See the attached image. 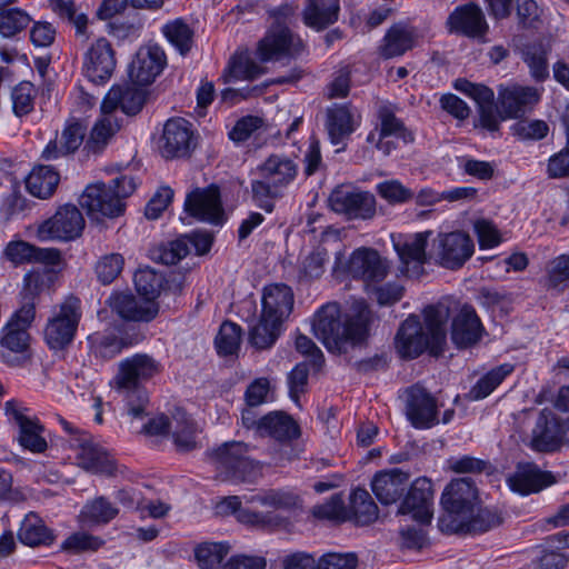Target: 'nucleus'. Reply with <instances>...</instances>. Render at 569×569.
Instances as JSON below:
<instances>
[{
    "instance_id": "0e129e2a",
    "label": "nucleus",
    "mask_w": 569,
    "mask_h": 569,
    "mask_svg": "<svg viewBox=\"0 0 569 569\" xmlns=\"http://www.w3.org/2000/svg\"><path fill=\"white\" fill-rule=\"evenodd\" d=\"M523 59L535 80L543 81L549 77L547 50L542 44H532L528 47Z\"/></svg>"
},
{
    "instance_id": "bf43d9fd",
    "label": "nucleus",
    "mask_w": 569,
    "mask_h": 569,
    "mask_svg": "<svg viewBox=\"0 0 569 569\" xmlns=\"http://www.w3.org/2000/svg\"><path fill=\"white\" fill-rule=\"evenodd\" d=\"M104 541L86 531H77L67 537L61 543V550L68 553H82L87 551H97L103 546Z\"/></svg>"
},
{
    "instance_id": "6e6d98bb",
    "label": "nucleus",
    "mask_w": 569,
    "mask_h": 569,
    "mask_svg": "<svg viewBox=\"0 0 569 569\" xmlns=\"http://www.w3.org/2000/svg\"><path fill=\"white\" fill-rule=\"evenodd\" d=\"M124 258L122 254L112 252L99 258L94 266L97 279L102 284H110L122 272Z\"/></svg>"
},
{
    "instance_id": "7ed1b4c3",
    "label": "nucleus",
    "mask_w": 569,
    "mask_h": 569,
    "mask_svg": "<svg viewBox=\"0 0 569 569\" xmlns=\"http://www.w3.org/2000/svg\"><path fill=\"white\" fill-rule=\"evenodd\" d=\"M161 370V363L147 353H136L119 362L113 387L124 398L128 415L133 419L143 418L149 403L142 382L152 379Z\"/></svg>"
},
{
    "instance_id": "e433bc0d",
    "label": "nucleus",
    "mask_w": 569,
    "mask_h": 569,
    "mask_svg": "<svg viewBox=\"0 0 569 569\" xmlns=\"http://www.w3.org/2000/svg\"><path fill=\"white\" fill-rule=\"evenodd\" d=\"M431 234V231H423L393 240V247L406 267L415 263L420 268L427 261L426 247Z\"/></svg>"
},
{
    "instance_id": "cd10ccee",
    "label": "nucleus",
    "mask_w": 569,
    "mask_h": 569,
    "mask_svg": "<svg viewBox=\"0 0 569 569\" xmlns=\"http://www.w3.org/2000/svg\"><path fill=\"white\" fill-rule=\"evenodd\" d=\"M108 306L127 321L150 322L159 312L156 301L139 299L129 292H113L107 300Z\"/></svg>"
},
{
    "instance_id": "8fccbe9b",
    "label": "nucleus",
    "mask_w": 569,
    "mask_h": 569,
    "mask_svg": "<svg viewBox=\"0 0 569 569\" xmlns=\"http://www.w3.org/2000/svg\"><path fill=\"white\" fill-rule=\"evenodd\" d=\"M138 293L147 300L156 301L164 284V277L151 268H140L133 277Z\"/></svg>"
},
{
    "instance_id": "37998d69",
    "label": "nucleus",
    "mask_w": 569,
    "mask_h": 569,
    "mask_svg": "<svg viewBox=\"0 0 569 569\" xmlns=\"http://www.w3.org/2000/svg\"><path fill=\"white\" fill-rule=\"evenodd\" d=\"M118 513L119 509L106 497L100 496L83 506L78 519L83 526H101L109 523Z\"/></svg>"
},
{
    "instance_id": "69168bd1",
    "label": "nucleus",
    "mask_w": 569,
    "mask_h": 569,
    "mask_svg": "<svg viewBox=\"0 0 569 569\" xmlns=\"http://www.w3.org/2000/svg\"><path fill=\"white\" fill-rule=\"evenodd\" d=\"M36 89L29 81L17 84L11 93L13 112L18 117L26 116L33 110Z\"/></svg>"
},
{
    "instance_id": "4d7b16f0",
    "label": "nucleus",
    "mask_w": 569,
    "mask_h": 569,
    "mask_svg": "<svg viewBox=\"0 0 569 569\" xmlns=\"http://www.w3.org/2000/svg\"><path fill=\"white\" fill-rule=\"evenodd\" d=\"M240 342L241 328L231 321H224L214 340L218 353L221 356L234 355L240 348Z\"/></svg>"
},
{
    "instance_id": "dca6fc26",
    "label": "nucleus",
    "mask_w": 569,
    "mask_h": 569,
    "mask_svg": "<svg viewBox=\"0 0 569 569\" xmlns=\"http://www.w3.org/2000/svg\"><path fill=\"white\" fill-rule=\"evenodd\" d=\"M541 98L540 91L518 83L498 87L499 119H517L531 111Z\"/></svg>"
},
{
    "instance_id": "1a4fd4ad",
    "label": "nucleus",
    "mask_w": 569,
    "mask_h": 569,
    "mask_svg": "<svg viewBox=\"0 0 569 569\" xmlns=\"http://www.w3.org/2000/svg\"><path fill=\"white\" fill-rule=\"evenodd\" d=\"M81 301L74 296L57 305L43 330L44 341L51 350H63L76 337L81 320Z\"/></svg>"
},
{
    "instance_id": "79ce46f5",
    "label": "nucleus",
    "mask_w": 569,
    "mask_h": 569,
    "mask_svg": "<svg viewBox=\"0 0 569 569\" xmlns=\"http://www.w3.org/2000/svg\"><path fill=\"white\" fill-rule=\"evenodd\" d=\"M266 72L259 62H257L248 52H237L228 62L223 71L224 82L238 80H254Z\"/></svg>"
},
{
    "instance_id": "603ef678",
    "label": "nucleus",
    "mask_w": 569,
    "mask_h": 569,
    "mask_svg": "<svg viewBox=\"0 0 569 569\" xmlns=\"http://www.w3.org/2000/svg\"><path fill=\"white\" fill-rule=\"evenodd\" d=\"M513 371V366L503 363L491 369L482 376L472 387L470 393L473 399L480 400L488 397Z\"/></svg>"
},
{
    "instance_id": "a878e982",
    "label": "nucleus",
    "mask_w": 569,
    "mask_h": 569,
    "mask_svg": "<svg viewBox=\"0 0 569 569\" xmlns=\"http://www.w3.org/2000/svg\"><path fill=\"white\" fill-rule=\"evenodd\" d=\"M166 66V54L157 44L141 47L129 66V78L137 86L154 81Z\"/></svg>"
},
{
    "instance_id": "f704fd0d",
    "label": "nucleus",
    "mask_w": 569,
    "mask_h": 569,
    "mask_svg": "<svg viewBox=\"0 0 569 569\" xmlns=\"http://www.w3.org/2000/svg\"><path fill=\"white\" fill-rule=\"evenodd\" d=\"M551 482V475L541 471L533 463H519L516 471L507 479L509 488L522 496L538 492Z\"/></svg>"
},
{
    "instance_id": "a18cd8bd",
    "label": "nucleus",
    "mask_w": 569,
    "mask_h": 569,
    "mask_svg": "<svg viewBox=\"0 0 569 569\" xmlns=\"http://www.w3.org/2000/svg\"><path fill=\"white\" fill-rule=\"evenodd\" d=\"M173 443L179 452H189L198 447L196 440L198 429L193 420L183 411L177 410L173 416Z\"/></svg>"
},
{
    "instance_id": "5701e85b",
    "label": "nucleus",
    "mask_w": 569,
    "mask_h": 569,
    "mask_svg": "<svg viewBox=\"0 0 569 569\" xmlns=\"http://www.w3.org/2000/svg\"><path fill=\"white\" fill-rule=\"evenodd\" d=\"M455 89L475 100L478 106L482 128L491 132L499 130L500 119L498 108L495 104V92L492 89L461 78L455 81Z\"/></svg>"
},
{
    "instance_id": "4c0bfd02",
    "label": "nucleus",
    "mask_w": 569,
    "mask_h": 569,
    "mask_svg": "<svg viewBox=\"0 0 569 569\" xmlns=\"http://www.w3.org/2000/svg\"><path fill=\"white\" fill-rule=\"evenodd\" d=\"M60 182L59 172L51 166L39 164L32 168L26 179V188L33 197H52Z\"/></svg>"
},
{
    "instance_id": "4be33fe9",
    "label": "nucleus",
    "mask_w": 569,
    "mask_h": 569,
    "mask_svg": "<svg viewBox=\"0 0 569 569\" xmlns=\"http://www.w3.org/2000/svg\"><path fill=\"white\" fill-rule=\"evenodd\" d=\"M184 211L192 218L211 223L221 222L223 208L220 190L211 184L207 188H196L187 194Z\"/></svg>"
},
{
    "instance_id": "de8ad7c7",
    "label": "nucleus",
    "mask_w": 569,
    "mask_h": 569,
    "mask_svg": "<svg viewBox=\"0 0 569 569\" xmlns=\"http://www.w3.org/2000/svg\"><path fill=\"white\" fill-rule=\"evenodd\" d=\"M282 323L267 319L261 313L259 321L249 330V341L257 349H268L274 345L281 333Z\"/></svg>"
},
{
    "instance_id": "c03bdc74",
    "label": "nucleus",
    "mask_w": 569,
    "mask_h": 569,
    "mask_svg": "<svg viewBox=\"0 0 569 569\" xmlns=\"http://www.w3.org/2000/svg\"><path fill=\"white\" fill-rule=\"evenodd\" d=\"M502 519L500 515L488 508L479 509L475 515L473 512L467 519H461L458 522L452 521V531L466 533H483L500 526Z\"/></svg>"
},
{
    "instance_id": "c85d7f7f",
    "label": "nucleus",
    "mask_w": 569,
    "mask_h": 569,
    "mask_svg": "<svg viewBox=\"0 0 569 569\" xmlns=\"http://www.w3.org/2000/svg\"><path fill=\"white\" fill-rule=\"evenodd\" d=\"M192 144L191 123L182 118L169 119L163 128L160 151L167 159L188 156Z\"/></svg>"
},
{
    "instance_id": "bb28decb",
    "label": "nucleus",
    "mask_w": 569,
    "mask_h": 569,
    "mask_svg": "<svg viewBox=\"0 0 569 569\" xmlns=\"http://www.w3.org/2000/svg\"><path fill=\"white\" fill-rule=\"evenodd\" d=\"M432 482L427 477L417 478L410 486L407 496L399 506L398 513L411 515L421 523L430 522L432 518Z\"/></svg>"
},
{
    "instance_id": "e2e57ef3",
    "label": "nucleus",
    "mask_w": 569,
    "mask_h": 569,
    "mask_svg": "<svg viewBox=\"0 0 569 569\" xmlns=\"http://www.w3.org/2000/svg\"><path fill=\"white\" fill-rule=\"evenodd\" d=\"M312 515L318 519L332 520L343 522L348 520L349 512L345 506L341 495L336 493L322 505L315 506Z\"/></svg>"
},
{
    "instance_id": "2eb2a0df",
    "label": "nucleus",
    "mask_w": 569,
    "mask_h": 569,
    "mask_svg": "<svg viewBox=\"0 0 569 569\" xmlns=\"http://www.w3.org/2000/svg\"><path fill=\"white\" fill-rule=\"evenodd\" d=\"M83 228L84 218L81 211L73 204H64L38 227L37 237L41 241L54 239L69 241L78 238Z\"/></svg>"
},
{
    "instance_id": "f3484780",
    "label": "nucleus",
    "mask_w": 569,
    "mask_h": 569,
    "mask_svg": "<svg viewBox=\"0 0 569 569\" xmlns=\"http://www.w3.org/2000/svg\"><path fill=\"white\" fill-rule=\"evenodd\" d=\"M331 209L349 220H371L377 213V202L368 191H350L338 188L329 197Z\"/></svg>"
},
{
    "instance_id": "b1692460",
    "label": "nucleus",
    "mask_w": 569,
    "mask_h": 569,
    "mask_svg": "<svg viewBox=\"0 0 569 569\" xmlns=\"http://www.w3.org/2000/svg\"><path fill=\"white\" fill-rule=\"evenodd\" d=\"M348 271L355 279H361L367 284L376 283L387 277L389 263L377 250L363 247L350 256Z\"/></svg>"
},
{
    "instance_id": "a19ab883",
    "label": "nucleus",
    "mask_w": 569,
    "mask_h": 569,
    "mask_svg": "<svg viewBox=\"0 0 569 569\" xmlns=\"http://www.w3.org/2000/svg\"><path fill=\"white\" fill-rule=\"evenodd\" d=\"M18 539L29 547L50 546L54 535L38 515L30 512L21 521Z\"/></svg>"
},
{
    "instance_id": "473e14b6",
    "label": "nucleus",
    "mask_w": 569,
    "mask_h": 569,
    "mask_svg": "<svg viewBox=\"0 0 569 569\" xmlns=\"http://www.w3.org/2000/svg\"><path fill=\"white\" fill-rule=\"evenodd\" d=\"M410 475L399 468L382 470L375 475L371 489L383 505L398 501L408 488Z\"/></svg>"
},
{
    "instance_id": "052dcab7",
    "label": "nucleus",
    "mask_w": 569,
    "mask_h": 569,
    "mask_svg": "<svg viewBox=\"0 0 569 569\" xmlns=\"http://www.w3.org/2000/svg\"><path fill=\"white\" fill-rule=\"evenodd\" d=\"M376 191L390 204L406 203L415 198L413 191L403 186L397 179H390L378 183Z\"/></svg>"
},
{
    "instance_id": "ea45409f",
    "label": "nucleus",
    "mask_w": 569,
    "mask_h": 569,
    "mask_svg": "<svg viewBox=\"0 0 569 569\" xmlns=\"http://www.w3.org/2000/svg\"><path fill=\"white\" fill-rule=\"evenodd\" d=\"M339 9L338 0H308L303 21L313 29H326L338 20Z\"/></svg>"
},
{
    "instance_id": "5fc2aeb1",
    "label": "nucleus",
    "mask_w": 569,
    "mask_h": 569,
    "mask_svg": "<svg viewBox=\"0 0 569 569\" xmlns=\"http://www.w3.org/2000/svg\"><path fill=\"white\" fill-rule=\"evenodd\" d=\"M229 552V546L222 542H204L194 550V557L201 569H217Z\"/></svg>"
},
{
    "instance_id": "f8f14e48",
    "label": "nucleus",
    "mask_w": 569,
    "mask_h": 569,
    "mask_svg": "<svg viewBox=\"0 0 569 569\" xmlns=\"http://www.w3.org/2000/svg\"><path fill=\"white\" fill-rule=\"evenodd\" d=\"M478 500V491L471 478L453 479L448 483L441 495V505L447 512L440 521L451 530L452 521L467 519L472 512Z\"/></svg>"
},
{
    "instance_id": "9d476101",
    "label": "nucleus",
    "mask_w": 569,
    "mask_h": 569,
    "mask_svg": "<svg viewBox=\"0 0 569 569\" xmlns=\"http://www.w3.org/2000/svg\"><path fill=\"white\" fill-rule=\"evenodd\" d=\"M305 51L302 40L281 23H272L257 43L256 56L260 62L296 59Z\"/></svg>"
},
{
    "instance_id": "a211bd4d",
    "label": "nucleus",
    "mask_w": 569,
    "mask_h": 569,
    "mask_svg": "<svg viewBox=\"0 0 569 569\" xmlns=\"http://www.w3.org/2000/svg\"><path fill=\"white\" fill-rule=\"evenodd\" d=\"M406 417L416 429H429L439 423L438 401L420 385L407 389Z\"/></svg>"
},
{
    "instance_id": "f257e3e1",
    "label": "nucleus",
    "mask_w": 569,
    "mask_h": 569,
    "mask_svg": "<svg viewBox=\"0 0 569 569\" xmlns=\"http://www.w3.org/2000/svg\"><path fill=\"white\" fill-rule=\"evenodd\" d=\"M372 313L363 300L352 305V313L342 318L337 302L323 305L313 316L315 337L329 351L340 352L347 343H361L368 336Z\"/></svg>"
},
{
    "instance_id": "6e6552de",
    "label": "nucleus",
    "mask_w": 569,
    "mask_h": 569,
    "mask_svg": "<svg viewBox=\"0 0 569 569\" xmlns=\"http://www.w3.org/2000/svg\"><path fill=\"white\" fill-rule=\"evenodd\" d=\"M34 305L24 303L6 323L0 337V359L11 366H22L30 359L28 328L34 319Z\"/></svg>"
},
{
    "instance_id": "c9c22d12",
    "label": "nucleus",
    "mask_w": 569,
    "mask_h": 569,
    "mask_svg": "<svg viewBox=\"0 0 569 569\" xmlns=\"http://www.w3.org/2000/svg\"><path fill=\"white\" fill-rule=\"evenodd\" d=\"M259 436L270 437L279 442H289L299 438L300 427L283 411H271L260 418Z\"/></svg>"
},
{
    "instance_id": "09e8293b",
    "label": "nucleus",
    "mask_w": 569,
    "mask_h": 569,
    "mask_svg": "<svg viewBox=\"0 0 569 569\" xmlns=\"http://www.w3.org/2000/svg\"><path fill=\"white\" fill-rule=\"evenodd\" d=\"M94 353L103 359H112L130 343L113 331L94 332L88 337Z\"/></svg>"
},
{
    "instance_id": "680f3d73",
    "label": "nucleus",
    "mask_w": 569,
    "mask_h": 569,
    "mask_svg": "<svg viewBox=\"0 0 569 569\" xmlns=\"http://www.w3.org/2000/svg\"><path fill=\"white\" fill-rule=\"evenodd\" d=\"M118 129L119 124L113 120L111 114H103L93 126L87 146L93 151L100 150Z\"/></svg>"
},
{
    "instance_id": "c756f323",
    "label": "nucleus",
    "mask_w": 569,
    "mask_h": 569,
    "mask_svg": "<svg viewBox=\"0 0 569 569\" xmlns=\"http://www.w3.org/2000/svg\"><path fill=\"white\" fill-rule=\"evenodd\" d=\"M146 101L144 90L138 87L116 84L106 94L101 103L102 114H111L120 108L128 116H134L141 111Z\"/></svg>"
},
{
    "instance_id": "9b49d317",
    "label": "nucleus",
    "mask_w": 569,
    "mask_h": 569,
    "mask_svg": "<svg viewBox=\"0 0 569 569\" xmlns=\"http://www.w3.org/2000/svg\"><path fill=\"white\" fill-rule=\"evenodd\" d=\"M475 243L463 231L440 232L432 241L430 257L449 270L460 269L473 254Z\"/></svg>"
},
{
    "instance_id": "423d86ee",
    "label": "nucleus",
    "mask_w": 569,
    "mask_h": 569,
    "mask_svg": "<svg viewBox=\"0 0 569 569\" xmlns=\"http://www.w3.org/2000/svg\"><path fill=\"white\" fill-rule=\"evenodd\" d=\"M250 446L242 441H227L209 450L207 457L226 480L253 483L261 476V465L249 455Z\"/></svg>"
},
{
    "instance_id": "4468645a",
    "label": "nucleus",
    "mask_w": 569,
    "mask_h": 569,
    "mask_svg": "<svg viewBox=\"0 0 569 569\" xmlns=\"http://www.w3.org/2000/svg\"><path fill=\"white\" fill-rule=\"evenodd\" d=\"M29 409L21 402L12 399L6 402L4 413L9 422L16 423L19 428V445L33 453H42L47 450L48 443L43 437L44 427L36 417L28 415Z\"/></svg>"
},
{
    "instance_id": "7c9ffc66",
    "label": "nucleus",
    "mask_w": 569,
    "mask_h": 569,
    "mask_svg": "<svg viewBox=\"0 0 569 569\" xmlns=\"http://www.w3.org/2000/svg\"><path fill=\"white\" fill-rule=\"evenodd\" d=\"M418 42L419 32L415 27L397 22L387 30L379 47V54L385 59L400 57L416 48Z\"/></svg>"
},
{
    "instance_id": "338daca9",
    "label": "nucleus",
    "mask_w": 569,
    "mask_h": 569,
    "mask_svg": "<svg viewBox=\"0 0 569 569\" xmlns=\"http://www.w3.org/2000/svg\"><path fill=\"white\" fill-rule=\"evenodd\" d=\"M328 260L326 250H316L307 256L300 263L298 278L300 281L318 279L325 271V262Z\"/></svg>"
},
{
    "instance_id": "58836bf2",
    "label": "nucleus",
    "mask_w": 569,
    "mask_h": 569,
    "mask_svg": "<svg viewBox=\"0 0 569 569\" xmlns=\"http://www.w3.org/2000/svg\"><path fill=\"white\" fill-rule=\"evenodd\" d=\"M326 127L332 144L338 146L355 131L353 116L346 104H335L327 110Z\"/></svg>"
},
{
    "instance_id": "39448f33",
    "label": "nucleus",
    "mask_w": 569,
    "mask_h": 569,
    "mask_svg": "<svg viewBox=\"0 0 569 569\" xmlns=\"http://www.w3.org/2000/svg\"><path fill=\"white\" fill-rule=\"evenodd\" d=\"M247 503H258L266 511H242L240 522L259 529L276 530L290 525V516L302 508L300 497L283 488L263 489L243 497Z\"/></svg>"
},
{
    "instance_id": "393cba45",
    "label": "nucleus",
    "mask_w": 569,
    "mask_h": 569,
    "mask_svg": "<svg viewBox=\"0 0 569 569\" xmlns=\"http://www.w3.org/2000/svg\"><path fill=\"white\" fill-rule=\"evenodd\" d=\"M77 440L79 447V466L93 473L107 476L123 475L126 467L118 466L109 453L99 445L94 443L88 435L81 433Z\"/></svg>"
},
{
    "instance_id": "2f4dec72",
    "label": "nucleus",
    "mask_w": 569,
    "mask_h": 569,
    "mask_svg": "<svg viewBox=\"0 0 569 569\" xmlns=\"http://www.w3.org/2000/svg\"><path fill=\"white\" fill-rule=\"evenodd\" d=\"M292 289L284 283H271L262 291V311L267 319L277 320L283 323L290 316L293 308Z\"/></svg>"
},
{
    "instance_id": "20e7f679",
    "label": "nucleus",
    "mask_w": 569,
    "mask_h": 569,
    "mask_svg": "<svg viewBox=\"0 0 569 569\" xmlns=\"http://www.w3.org/2000/svg\"><path fill=\"white\" fill-rule=\"evenodd\" d=\"M298 173L299 166L295 159L286 154H270L257 167V178L250 182L252 201L266 212H272L276 202L286 196Z\"/></svg>"
},
{
    "instance_id": "412c9836",
    "label": "nucleus",
    "mask_w": 569,
    "mask_h": 569,
    "mask_svg": "<svg viewBox=\"0 0 569 569\" xmlns=\"http://www.w3.org/2000/svg\"><path fill=\"white\" fill-rule=\"evenodd\" d=\"M446 27L449 33L479 40L485 39L489 31L482 9L473 2L458 6L448 16Z\"/></svg>"
},
{
    "instance_id": "3c124183",
    "label": "nucleus",
    "mask_w": 569,
    "mask_h": 569,
    "mask_svg": "<svg viewBox=\"0 0 569 569\" xmlns=\"http://www.w3.org/2000/svg\"><path fill=\"white\" fill-rule=\"evenodd\" d=\"M190 252V240L187 237L162 243L151 250V258L162 264H176Z\"/></svg>"
},
{
    "instance_id": "13d9d810",
    "label": "nucleus",
    "mask_w": 569,
    "mask_h": 569,
    "mask_svg": "<svg viewBox=\"0 0 569 569\" xmlns=\"http://www.w3.org/2000/svg\"><path fill=\"white\" fill-rule=\"evenodd\" d=\"M30 22V16L22 9L11 8L0 10V34L4 38H11L21 32Z\"/></svg>"
},
{
    "instance_id": "6ab92c4d",
    "label": "nucleus",
    "mask_w": 569,
    "mask_h": 569,
    "mask_svg": "<svg viewBox=\"0 0 569 569\" xmlns=\"http://www.w3.org/2000/svg\"><path fill=\"white\" fill-rule=\"evenodd\" d=\"M80 206L91 219L116 218L123 213L124 203L119 201L111 187L103 182L89 184L79 199Z\"/></svg>"
},
{
    "instance_id": "0eeeda50",
    "label": "nucleus",
    "mask_w": 569,
    "mask_h": 569,
    "mask_svg": "<svg viewBox=\"0 0 569 569\" xmlns=\"http://www.w3.org/2000/svg\"><path fill=\"white\" fill-rule=\"evenodd\" d=\"M556 407L569 412V385L560 388ZM562 443H569V417L561 420L551 410H541L532 428L529 447L537 452H553Z\"/></svg>"
},
{
    "instance_id": "ddd939ff",
    "label": "nucleus",
    "mask_w": 569,
    "mask_h": 569,
    "mask_svg": "<svg viewBox=\"0 0 569 569\" xmlns=\"http://www.w3.org/2000/svg\"><path fill=\"white\" fill-rule=\"evenodd\" d=\"M378 124L367 137V142L373 144L385 156H389L397 144L390 138L401 140L403 143L415 141V134L409 130L403 121L396 116L391 104H381L377 111Z\"/></svg>"
},
{
    "instance_id": "49530a36",
    "label": "nucleus",
    "mask_w": 569,
    "mask_h": 569,
    "mask_svg": "<svg viewBox=\"0 0 569 569\" xmlns=\"http://www.w3.org/2000/svg\"><path fill=\"white\" fill-rule=\"evenodd\" d=\"M350 509L357 525L367 526L378 519V507L366 489L357 488L351 492Z\"/></svg>"
},
{
    "instance_id": "774afa93",
    "label": "nucleus",
    "mask_w": 569,
    "mask_h": 569,
    "mask_svg": "<svg viewBox=\"0 0 569 569\" xmlns=\"http://www.w3.org/2000/svg\"><path fill=\"white\" fill-rule=\"evenodd\" d=\"M357 563L355 553L330 552L320 558L317 569H356Z\"/></svg>"
},
{
    "instance_id": "aec40b11",
    "label": "nucleus",
    "mask_w": 569,
    "mask_h": 569,
    "mask_svg": "<svg viewBox=\"0 0 569 569\" xmlns=\"http://www.w3.org/2000/svg\"><path fill=\"white\" fill-rule=\"evenodd\" d=\"M116 64L112 44L106 38H98L84 53L83 74L89 81L102 84L111 78Z\"/></svg>"
},
{
    "instance_id": "f03ea898",
    "label": "nucleus",
    "mask_w": 569,
    "mask_h": 569,
    "mask_svg": "<svg viewBox=\"0 0 569 569\" xmlns=\"http://www.w3.org/2000/svg\"><path fill=\"white\" fill-rule=\"evenodd\" d=\"M449 316V307L442 302L428 306L425 309L427 331L417 316H409L396 335L395 346L399 356L415 359L427 349L433 356L440 355L446 343V323Z\"/></svg>"
},
{
    "instance_id": "864d4df0",
    "label": "nucleus",
    "mask_w": 569,
    "mask_h": 569,
    "mask_svg": "<svg viewBox=\"0 0 569 569\" xmlns=\"http://www.w3.org/2000/svg\"><path fill=\"white\" fill-rule=\"evenodd\" d=\"M163 34L169 42L182 54H187L192 46L193 32L181 19L166 23L162 28Z\"/></svg>"
},
{
    "instance_id": "72a5a7b5",
    "label": "nucleus",
    "mask_w": 569,
    "mask_h": 569,
    "mask_svg": "<svg viewBox=\"0 0 569 569\" xmlns=\"http://www.w3.org/2000/svg\"><path fill=\"white\" fill-rule=\"evenodd\" d=\"M482 325L476 310L465 305L452 320L451 339L458 348L476 345L482 335Z\"/></svg>"
}]
</instances>
